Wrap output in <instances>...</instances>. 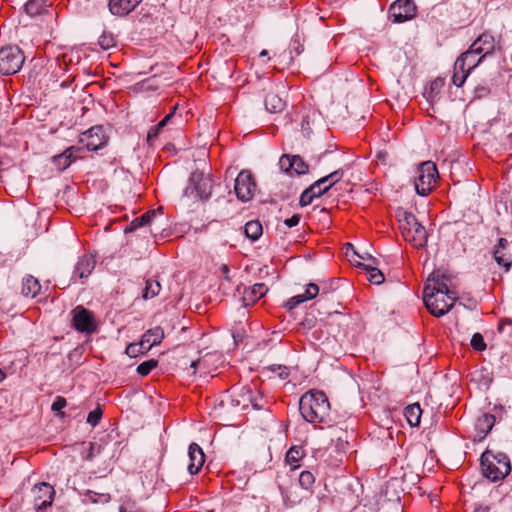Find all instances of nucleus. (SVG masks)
<instances>
[{
    "instance_id": "obj_1",
    "label": "nucleus",
    "mask_w": 512,
    "mask_h": 512,
    "mask_svg": "<svg viewBox=\"0 0 512 512\" xmlns=\"http://www.w3.org/2000/svg\"><path fill=\"white\" fill-rule=\"evenodd\" d=\"M299 410L307 422L323 423L329 416L330 403L322 391L311 390L300 398Z\"/></svg>"
},
{
    "instance_id": "obj_2",
    "label": "nucleus",
    "mask_w": 512,
    "mask_h": 512,
    "mask_svg": "<svg viewBox=\"0 0 512 512\" xmlns=\"http://www.w3.org/2000/svg\"><path fill=\"white\" fill-rule=\"evenodd\" d=\"M398 221L402 235L406 241L417 248L426 246L427 231L425 227L418 222L414 214L401 211L398 214Z\"/></svg>"
},
{
    "instance_id": "obj_3",
    "label": "nucleus",
    "mask_w": 512,
    "mask_h": 512,
    "mask_svg": "<svg viewBox=\"0 0 512 512\" xmlns=\"http://www.w3.org/2000/svg\"><path fill=\"white\" fill-rule=\"evenodd\" d=\"M483 475L493 482L504 479L511 472V464L504 453L485 451L481 456Z\"/></svg>"
},
{
    "instance_id": "obj_4",
    "label": "nucleus",
    "mask_w": 512,
    "mask_h": 512,
    "mask_svg": "<svg viewBox=\"0 0 512 512\" xmlns=\"http://www.w3.org/2000/svg\"><path fill=\"white\" fill-rule=\"evenodd\" d=\"M457 299L455 293H446L431 288V284H427L423 290V301L429 312L441 317L448 313Z\"/></svg>"
},
{
    "instance_id": "obj_5",
    "label": "nucleus",
    "mask_w": 512,
    "mask_h": 512,
    "mask_svg": "<svg viewBox=\"0 0 512 512\" xmlns=\"http://www.w3.org/2000/svg\"><path fill=\"white\" fill-rule=\"evenodd\" d=\"M484 58L479 55L473 48H470L462 53L454 64L452 82L455 86L461 87L470 72L475 69Z\"/></svg>"
},
{
    "instance_id": "obj_6",
    "label": "nucleus",
    "mask_w": 512,
    "mask_h": 512,
    "mask_svg": "<svg viewBox=\"0 0 512 512\" xmlns=\"http://www.w3.org/2000/svg\"><path fill=\"white\" fill-rule=\"evenodd\" d=\"M212 186V179L209 174L194 172L189 178L183 196L192 200L208 199L211 195Z\"/></svg>"
},
{
    "instance_id": "obj_7",
    "label": "nucleus",
    "mask_w": 512,
    "mask_h": 512,
    "mask_svg": "<svg viewBox=\"0 0 512 512\" xmlns=\"http://www.w3.org/2000/svg\"><path fill=\"white\" fill-rule=\"evenodd\" d=\"M438 176L435 163L431 161L421 163L414 183L417 194L421 196L428 195L435 187Z\"/></svg>"
},
{
    "instance_id": "obj_8",
    "label": "nucleus",
    "mask_w": 512,
    "mask_h": 512,
    "mask_svg": "<svg viewBox=\"0 0 512 512\" xmlns=\"http://www.w3.org/2000/svg\"><path fill=\"white\" fill-rule=\"evenodd\" d=\"M25 57L23 52L17 46H7L0 49V73L3 75H13L17 73Z\"/></svg>"
},
{
    "instance_id": "obj_9",
    "label": "nucleus",
    "mask_w": 512,
    "mask_h": 512,
    "mask_svg": "<svg viewBox=\"0 0 512 512\" xmlns=\"http://www.w3.org/2000/svg\"><path fill=\"white\" fill-rule=\"evenodd\" d=\"M31 493L33 496L34 508L37 512H42L47 507L52 505L55 490L50 484L46 482L38 483L34 485Z\"/></svg>"
},
{
    "instance_id": "obj_10",
    "label": "nucleus",
    "mask_w": 512,
    "mask_h": 512,
    "mask_svg": "<svg viewBox=\"0 0 512 512\" xmlns=\"http://www.w3.org/2000/svg\"><path fill=\"white\" fill-rule=\"evenodd\" d=\"M416 15V5L412 0H397L389 8V17L394 23H403Z\"/></svg>"
},
{
    "instance_id": "obj_11",
    "label": "nucleus",
    "mask_w": 512,
    "mask_h": 512,
    "mask_svg": "<svg viewBox=\"0 0 512 512\" xmlns=\"http://www.w3.org/2000/svg\"><path fill=\"white\" fill-rule=\"evenodd\" d=\"M255 187L251 173L246 170L241 171L235 179L234 191L237 198L242 202L252 199Z\"/></svg>"
},
{
    "instance_id": "obj_12",
    "label": "nucleus",
    "mask_w": 512,
    "mask_h": 512,
    "mask_svg": "<svg viewBox=\"0 0 512 512\" xmlns=\"http://www.w3.org/2000/svg\"><path fill=\"white\" fill-rule=\"evenodd\" d=\"M73 326L79 332L91 333L96 329V322L93 314L79 305L72 311Z\"/></svg>"
},
{
    "instance_id": "obj_13",
    "label": "nucleus",
    "mask_w": 512,
    "mask_h": 512,
    "mask_svg": "<svg viewBox=\"0 0 512 512\" xmlns=\"http://www.w3.org/2000/svg\"><path fill=\"white\" fill-rule=\"evenodd\" d=\"M473 51H476L483 58L492 54L495 50H502L500 41H496L495 38L488 34H481L472 44Z\"/></svg>"
},
{
    "instance_id": "obj_14",
    "label": "nucleus",
    "mask_w": 512,
    "mask_h": 512,
    "mask_svg": "<svg viewBox=\"0 0 512 512\" xmlns=\"http://www.w3.org/2000/svg\"><path fill=\"white\" fill-rule=\"evenodd\" d=\"M80 142L87 148L89 151H96L102 148L105 143V136L103 134V129L100 126L92 127L81 135Z\"/></svg>"
},
{
    "instance_id": "obj_15",
    "label": "nucleus",
    "mask_w": 512,
    "mask_h": 512,
    "mask_svg": "<svg viewBox=\"0 0 512 512\" xmlns=\"http://www.w3.org/2000/svg\"><path fill=\"white\" fill-rule=\"evenodd\" d=\"M279 166L290 175H303L308 172V165L298 155H283L279 160Z\"/></svg>"
},
{
    "instance_id": "obj_16",
    "label": "nucleus",
    "mask_w": 512,
    "mask_h": 512,
    "mask_svg": "<svg viewBox=\"0 0 512 512\" xmlns=\"http://www.w3.org/2000/svg\"><path fill=\"white\" fill-rule=\"evenodd\" d=\"M355 265L362 268L368 274V280L376 285L384 282V274L376 267L378 261L373 256L367 254L366 262L354 261Z\"/></svg>"
},
{
    "instance_id": "obj_17",
    "label": "nucleus",
    "mask_w": 512,
    "mask_h": 512,
    "mask_svg": "<svg viewBox=\"0 0 512 512\" xmlns=\"http://www.w3.org/2000/svg\"><path fill=\"white\" fill-rule=\"evenodd\" d=\"M188 458L189 464L187 468L189 473L191 475L197 474L205 462V455L202 448L198 444L192 443L189 446Z\"/></svg>"
},
{
    "instance_id": "obj_18",
    "label": "nucleus",
    "mask_w": 512,
    "mask_h": 512,
    "mask_svg": "<svg viewBox=\"0 0 512 512\" xmlns=\"http://www.w3.org/2000/svg\"><path fill=\"white\" fill-rule=\"evenodd\" d=\"M164 339V331L160 326L147 330L140 340V348L149 351L153 346L158 345Z\"/></svg>"
},
{
    "instance_id": "obj_19",
    "label": "nucleus",
    "mask_w": 512,
    "mask_h": 512,
    "mask_svg": "<svg viewBox=\"0 0 512 512\" xmlns=\"http://www.w3.org/2000/svg\"><path fill=\"white\" fill-rule=\"evenodd\" d=\"M320 292V288L315 283H310L306 286L305 292L303 294H299L291 297L285 304V306L292 310L301 303L314 299Z\"/></svg>"
},
{
    "instance_id": "obj_20",
    "label": "nucleus",
    "mask_w": 512,
    "mask_h": 512,
    "mask_svg": "<svg viewBox=\"0 0 512 512\" xmlns=\"http://www.w3.org/2000/svg\"><path fill=\"white\" fill-rule=\"evenodd\" d=\"M142 0H110L109 10L114 15H127L133 11Z\"/></svg>"
},
{
    "instance_id": "obj_21",
    "label": "nucleus",
    "mask_w": 512,
    "mask_h": 512,
    "mask_svg": "<svg viewBox=\"0 0 512 512\" xmlns=\"http://www.w3.org/2000/svg\"><path fill=\"white\" fill-rule=\"evenodd\" d=\"M470 379L479 389H488L493 381V373L487 367H481L470 373Z\"/></svg>"
},
{
    "instance_id": "obj_22",
    "label": "nucleus",
    "mask_w": 512,
    "mask_h": 512,
    "mask_svg": "<svg viewBox=\"0 0 512 512\" xmlns=\"http://www.w3.org/2000/svg\"><path fill=\"white\" fill-rule=\"evenodd\" d=\"M231 405L238 410H246L251 405L254 409L260 407L254 402L251 394V390L247 387L242 388L241 393L231 399Z\"/></svg>"
},
{
    "instance_id": "obj_23",
    "label": "nucleus",
    "mask_w": 512,
    "mask_h": 512,
    "mask_svg": "<svg viewBox=\"0 0 512 512\" xmlns=\"http://www.w3.org/2000/svg\"><path fill=\"white\" fill-rule=\"evenodd\" d=\"M343 176H344V171L342 169L335 170V171L331 172L330 174L318 179L312 185H310L308 188H314V193H312V195H314L315 198L320 197L327 192V188H324V186H323L327 183V180H332V182H333L335 180H341L343 178Z\"/></svg>"
},
{
    "instance_id": "obj_24",
    "label": "nucleus",
    "mask_w": 512,
    "mask_h": 512,
    "mask_svg": "<svg viewBox=\"0 0 512 512\" xmlns=\"http://www.w3.org/2000/svg\"><path fill=\"white\" fill-rule=\"evenodd\" d=\"M95 263L96 261L93 256L85 255L81 257L75 266L73 277L87 278L94 270Z\"/></svg>"
},
{
    "instance_id": "obj_25",
    "label": "nucleus",
    "mask_w": 512,
    "mask_h": 512,
    "mask_svg": "<svg viewBox=\"0 0 512 512\" xmlns=\"http://www.w3.org/2000/svg\"><path fill=\"white\" fill-rule=\"evenodd\" d=\"M268 292V288L264 283L254 284L243 293V303L245 306L254 304Z\"/></svg>"
},
{
    "instance_id": "obj_26",
    "label": "nucleus",
    "mask_w": 512,
    "mask_h": 512,
    "mask_svg": "<svg viewBox=\"0 0 512 512\" xmlns=\"http://www.w3.org/2000/svg\"><path fill=\"white\" fill-rule=\"evenodd\" d=\"M175 110L176 106L172 109V111L167 114L157 125L151 127L147 134V142L152 145L153 142L157 139L160 131L167 126L172 120L175 118Z\"/></svg>"
},
{
    "instance_id": "obj_27",
    "label": "nucleus",
    "mask_w": 512,
    "mask_h": 512,
    "mask_svg": "<svg viewBox=\"0 0 512 512\" xmlns=\"http://www.w3.org/2000/svg\"><path fill=\"white\" fill-rule=\"evenodd\" d=\"M41 285L37 278L27 275L22 281V294L25 297L34 298L39 293Z\"/></svg>"
},
{
    "instance_id": "obj_28",
    "label": "nucleus",
    "mask_w": 512,
    "mask_h": 512,
    "mask_svg": "<svg viewBox=\"0 0 512 512\" xmlns=\"http://www.w3.org/2000/svg\"><path fill=\"white\" fill-rule=\"evenodd\" d=\"M495 424V416L492 414H483L477 419L476 429L480 434V438H484L493 428Z\"/></svg>"
},
{
    "instance_id": "obj_29",
    "label": "nucleus",
    "mask_w": 512,
    "mask_h": 512,
    "mask_svg": "<svg viewBox=\"0 0 512 512\" xmlns=\"http://www.w3.org/2000/svg\"><path fill=\"white\" fill-rule=\"evenodd\" d=\"M285 101L275 93H268L265 97V107L270 113H279L285 108Z\"/></svg>"
},
{
    "instance_id": "obj_30",
    "label": "nucleus",
    "mask_w": 512,
    "mask_h": 512,
    "mask_svg": "<svg viewBox=\"0 0 512 512\" xmlns=\"http://www.w3.org/2000/svg\"><path fill=\"white\" fill-rule=\"evenodd\" d=\"M404 415L410 426L416 427L420 424L422 409L418 403H413L406 407Z\"/></svg>"
},
{
    "instance_id": "obj_31",
    "label": "nucleus",
    "mask_w": 512,
    "mask_h": 512,
    "mask_svg": "<svg viewBox=\"0 0 512 512\" xmlns=\"http://www.w3.org/2000/svg\"><path fill=\"white\" fill-rule=\"evenodd\" d=\"M263 233V228L258 220L248 221L244 226V234L251 241H256Z\"/></svg>"
},
{
    "instance_id": "obj_32",
    "label": "nucleus",
    "mask_w": 512,
    "mask_h": 512,
    "mask_svg": "<svg viewBox=\"0 0 512 512\" xmlns=\"http://www.w3.org/2000/svg\"><path fill=\"white\" fill-rule=\"evenodd\" d=\"M428 280L429 281L431 280L434 282V285H431V288H434L435 290L441 291V292L454 293L453 291L449 290V288H448V285H447L448 279L446 278V276L440 274L439 271L433 272L430 275V277L428 278Z\"/></svg>"
},
{
    "instance_id": "obj_33",
    "label": "nucleus",
    "mask_w": 512,
    "mask_h": 512,
    "mask_svg": "<svg viewBox=\"0 0 512 512\" xmlns=\"http://www.w3.org/2000/svg\"><path fill=\"white\" fill-rule=\"evenodd\" d=\"M304 456V450L301 446H293L286 453V462L291 466L292 469L299 467L298 462Z\"/></svg>"
},
{
    "instance_id": "obj_34",
    "label": "nucleus",
    "mask_w": 512,
    "mask_h": 512,
    "mask_svg": "<svg viewBox=\"0 0 512 512\" xmlns=\"http://www.w3.org/2000/svg\"><path fill=\"white\" fill-rule=\"evenodd\" d=\"M47 1L48 0H29L24 6V10L29 16L39 15L45 10Z\"/></svg>"
},
{
    "instance_id": "obj_35",
    "label": "nucleus",
    "mask_w": 512,
    "mask_h": 512,
    "mask_svg": "<svg viewBox=\"0 0 512 512\" xmlns=\"http://www.w3.org/2000/svg\"><path fill=\"white\" fill-rule=\"evenodd\" d=\"M84 495L88 501L94 504H106L111 500V495L109 493H96L92 490H87Z\"/></svg>"
},
{
    "instance_id": "obj_36",
    "label": "nucleus",
    "mask_w": 512,
    "mask_h": 512,
    "mask_svg": "<svg viewBox=\"0 0 512 512\" xmlns=\"http://www.w3.org/2000/svg\"><path fill=\"white\" fill-rule=\"evenodd\" d=\"M119 512H145L135 500L130 497H124L121 499L119 506Z\"/></svg>"
},
{
    "instance_id": "obj_37",
    "label": "nucleus",
    "mask_w": 512,
    "mask_h": 512,
    "mask_svg": "<svg viewBox=\"0 0 512 512\" xmlns=\"http://www.w3.org/2000/svg\"><path fill=\"white\" fill-rule=\"evenodd\" d=\"M159 292L160 284L154 280H147L142 296L144 299H151L158 295Z\"/></svg>"
},
{
    "instance_id": "obj_38",
    "label": "nucleus",
    "mask_w": 512,
    "mask_h": 512,
    "mask_svg": "<svg viewBox=\"0 0 512 512\" xmlns=\"http://www.w3.org/2000/svg\"><path fill=\"white\" fill-rule=\"evenodd\" d=\"M265 371L275 374L280 380H286L289 376V369L286 366L273 364L265 368Z\"/></svg>"
},
{
    "instance_id": "obj_39",
    "label": "nucleus",
    "mask_w": 512,
    "mask_h": 512,
    "mask_svg": "<svg viewBox=\"0 0 512 512\" xmlns=\"http://www.w3.org/2000/svg\"><path fill=\"white\" fill-rule=\"evenodd\" d=\"M98 44L103 50H108L115 46V40L112 33L103 32L98 39Z\"/></svg>"
},
{
    "instance_id": "obj_40",
    "label": "nucleus",
    "mask_w": 512,
    "mask_h": 512,
    "mask_svg": "<svg viewBox=\"0 0 512 512\" xmlns=\"http://www.w3.org/2000/svg\"><path fill=\"white\" fill-rule=\"evenodd\" d=\"M315 482L314 475L309 471H303L301 472L299 476V485L305 489L308 490L312 487V485Z\"/></svg>"
},
{
    "instance_id": "obj_41",
    "label": "nucleus",
    "mask_w": 512,
    "mask_h": 512,
    "mask_svg": "<svg viewBox=\"0 0 512 512\" xmlns=\"http://www.w3.org/2000/svg\"><path fill=\"white\" fill-rule=\"evenodd\" d=\"M494 259L498 263V265L503 266L508 270L511 266V259L507 257L503 251L499 248L494 250Z\"/></svg>"
},
{
    "instance_id": "obj_42",
    "label": "nucleus",
    "mask_w": 512,
    "mask_h": 512,
    "mask_svg": "<svg viewBox=\"0 0 512 512\" xmlns=\"http://www.w3.org/2000/svg\"><path fill=\"white\" fill-rule=\"evenodd\" d=\"M157 364V360L154 359L142 362L141 364L138 365L137 372L142 376H146L151 372L153 368L157 366Z\"/></svg>"
},
{
    "instance_id": "obj_43",
    "label": "nucleus",
    "mask_w": 512,
    "mask_h": 512,
    "mask_svg": "<svg viewBox=\"0 0 512 512\" xmlns=\"http://www.w3.org/2000/svg\"><path fill=\"white\" fill-rule=\"evenodd\" d=\"M161 214L160 209L158 210H150L139 217V221L143 223V226H150L157 218V216Z\"/></svg>"
},
{
    "instance_id": "obj_44",
    "label": "nucleus",
    "mask_w": 512,
    "mask_h": 512,
    "mask_svg": "<svg viewBox=\"0 0 512 512\" xmlns=\"http://www.w3.org/2000/svg\"><path fill=\"white\" fill-rule=\"evenodd\" d=\"M67 405V401L64 397L57 396L52 403L51 409L53 412H55L58 416L63 417L64 413L61 412L63 408H65Z\"/></svg>"
},
{
    "instance_id": "obj_45",
    "label": "nucleus",
    "mask_w": 512,
    "mask_h": 512,
    "mask_svg": "<svg viewBox=\"0 0 512 512\" xmlns=\"http://www.w3.org/2000/svg\"><path fill=\"white\" fill-rule=\"evenodd\" d=\"M53 162L55 163V165L58 167L59 170L63 171L71 165L72 160H69L63 154H59V155H56L53 157Z\"/></svg>"
},
{
    "instance_id": "obj_46",
    "label": "nucleus",
    "mask_w": 512,
    "mask_h": 512,
    "mask_svg": "<svg viewBox=\"0 0 512 512\" xmlns=\"http://www.w3.org/2000/svg\"><path fill=\"white\" fill-rule=\"evenodd\" d=\"M470 343H471V346L477 351H483L486 348L484 338L480 333L473 334Z\"/></svg>"
},
{
    "instance_id": "obj_47",
    "label": "nucleus",
    "mask_w": 512,
    "mask_h": 512,
    "mask_svg": "<svg viewBox=\"0 0 512 512\" xmlns=\"http://www.w3.org/2000/svg\"><path fill=\"white\" fill-rule=\"evenodd\" d=\"M312 193H314V188H307L303 191L299 201L301 206H307L313 201L315 197Z\"/></svg>"
},
{
    "instance_id": "obj_48",
    "label": "nucleus",
    "mask_w": 512,
    "mask_h": 512,
    "mask_svg": "<svg viewBox=\"0 0 512 512\" xmlns=\"http://www.w3.org/2000/svg\"><path fill=\"white\" fill-rule=\"evenodd\" d=\"M102 416V411L100 409H95L91 411L87 416V423H89L91 426L95 427Z\"/></svg>"
},
{
    "instance_id": "obj_49",
    "label": "nucleus",
    "mask_w": 512,
    "mask_h": 512,
    "mask_svg": "<svg viewBox=\"0 0 512 512\" xmlns=\"http://www.w3.org/2000/svg\"><path fill=\"white\" fill-rule=\"evenodd\" d=\"M282 496L284 498L285 503L289 506H293L300 502V498L294 495V492L291 489L289 491L282 492Z\"/></svg>"
},
{
    "instance_id": "obj_50",
    "label": "nucleus",
    "mask_w": 512,
    "mask_h": 512,
    "mask_svg": "<svg viewBox=\"0 0 512 512\" xmlns=\"http://www.w3.org/2000/svg\"><path fill=\"white\" fill-rule=\"evenodd\" d=\"M145 352L146 351H143V349L140 348V342L129 344L126 348V354L130 357H135V356H137L138 353H145Z\"/></svg>"
},
{
    "instance_id": "obj_51",
    "label": "nucleus",
    "mask_w": 512,
    "mask_h": 512,
    "mask_svg": "<svg viewBox=\"0 0 512 512\" xmlns=\"http://www.w3.org/2000/svg\"><path fill=\"white\" fill-rule=\"evenodd\" d=\"M81 150L79 147L70 146L62 154L72 162L78 157L77 153Z\"/></svg>"
},
{
    "instance_id": "obj_52",
    "label": "nucleus",
    "mask_w": 512,
    "mask_h": 512,
    "mask_svg": "<svg viewBox=\"0 0 512 512\" xmlns=\"http://www.w3.org/2000/svg\"><path fill=\"white\" fill-rule=\"evenodd\" d=\"M300 222V215L298 214H294L293 216H291L290 218L286 219L284 221V224L291 228V227H294V226H297Z\"/></svg>"
},
{
    "instance_id": "obj_53",
    "label": "nucleus",
    "mask_w": 512,
    "mask_h": 512,
    "mask_svg": "<svg viewBox=\"0 0 512 512\" xmlns=\"http://www.w3.org/2000/svg\"><path fill=\"white\" fill-rule=\"evenodd\" d=\"M139 227H143V223L139 221V217L135 218L129 226L125 229L126 232H131L136 230Z\"/></svg>"
},
{
    "instance_id": "obj_54",
    "label": "nucleus",
    "mask_w": 512,
    "mask_h": 512,
    "mask_svg": "<svg viewBox=\"0 0 512 512\" xmlns=\"http://www.w3.org/2000/svg\"><path fill=\"white\" fill-rule=\"evenodd\" d=\"M347 246H348V247H347V251H346V255H347V256H349V252H348V251H349V250H351V251L353 252V255H355V256H357L359 259H361V260H362V262H366L367 254H365V255H360V254H358V253L354 250V248H353V246H352L351 244H347Z\"/></svg>"
},
{
    "instance_id": "obj_55",
    "label": "nucleus",
    "mask_w": 512,
    "mask_h": 512,
    "mask_svg": "<svg viewBox=\"0 0 512 512\" xmlns=\"http://www.w3.org/2000/svg\"><path fill=\"white\" fill-rule=\"evenodd\" d=\"M100 452V446L99 445H96L94 443H91L90 444V452H89V455H88V459H91L95 453H99Z\"/></svg>"
},
{
    "instance_id": "obj_56",
    "label": "nucleus",
    "mask_w": 512,
    "mask_h": 512,
    "mask_svg": "<svg viewBox=\"0 0 512 512\" xmlns=\"http://www.w3.org/2000/svg\"><path fill=\"white\" fill-rule=\"evenodd\" d=\"M507 244L508 241L505 238H500L498 241V246L496 248H499L501 251H503Z\"/></svg>"
},
{
    "instance_id": "obj_57",
    "label": "nucleus",
    "mask_w": 512,
    "mask_h": 512,
    "mask_svg": "<svg viewBox=\"0 0 512 512\" xmlns=\"http://www.w3.org/2000/svg\"><path fill=\"white\" fill-rule=\"evenodd\" d=\"M200 363H201L200 360H194V361L191 362L190 368L192 369V374L196 373V369L200 365Z\"/></svg>"
},
{
    "instance_id": "obj_58",
    "label": "nucleus",
    "mask_w": 512,
    "mask_h": 512,
    "mask_svg": "<svg viewBox=\"0 0 512 512\" xmlns=\"http://www.w3.org/2000/svg\"><path fill=\"white\" fill-rule=\"evenodd\" d=\"M340 180H335L332 182V180H327V183L324 186V188H327V191L334 186L336 183H338Z\"/></svg>"
},
{
    "instance_id": "obj_59",
    "label": "nucleus",
    "mask_w": 512,
    "mask_h": 512,
    "mask_svg": "<svg viewBox=\"0 0 512 512\" xmlns=\"http://www.w3.org/2000/svg\"><path fill=\"white\" fill-rule=\"evenodd\" d=\"M151 81H154V78L153 79H147L146 81H144L142 83V87L145 88V89H149L151 87V85H150Z\"/></svg>"
},
{
    "instance_id": "obj_60",
    "label": "nucleus",
    "mask_w": 512,
    "mask_h": 512,
    "mask_svg": "<svg viewBox=\"0 0 512 512\" xmlns=\"http://www.w3.org/2000/svg\"><path fill=\"white\" fill-rule=\"evenodd\" d=\"M5 378V373L0 369V382H2Z\"/></svg>"
},
{
    "instance_id": "obj_61",
    "label": "nucleus",
    "mask_w": 512,
    "mask_h": 512,
    "mask_svg": "<svg viewBox=\"0 0 512 512\" xmlns=\"http://www.w3.org/2000/svg\"><path fill=\"white\" fill-rule=\"evenodd\" d=\"M267 54H268V52H267L266 50H262V51L260 52V55H259V56H260V57H264V56H266Z\"/></svg>"
}]
</instances>
